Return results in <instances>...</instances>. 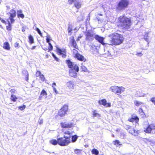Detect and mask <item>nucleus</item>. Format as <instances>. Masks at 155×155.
<instances>
[{
    "label": "nucleus",
    "mask_w": 155,
    "mask_h": 155,
    "mask_svg": "<svg viewBox=\"0 0 155 155\" xmlns=\"http://www.w3.org/2000/svg\"><path fill=\"white\" fill-rule=\"evenodd\" d=\"M64 134L65 135H68L71 136V135L72 132H71L69 130H66L64 132Z\"/></svg>",
    "instance_id": "a19ab883"
},
{
    "label": "nucleus",
    "mask_w": 155,
    "mask_h": 155,
    "mask_svg": "<svg viewBox=\"0 0 155 155\" xmlns=\"http://www.w3.org/2000/svg\"><path fill=\"white\" fill-rule=\"evenodd\" d=\"M9 15V18L10 20L11 23L14 22L15 21V20L14 19V18L16 17V12L15 10V8H13L10 11V12L8 13Z\"/></svg>",
    "instance_id": "9b49d317"
},
{
    "label": "nucleus",
    "mask_w": 155,
    "mask_h": 155,
    "mask_svg": "<svg viewBox=\"0 0 155 155\" xmlns=\"http://www.w3.org/2000/svg\"><path fill=\"white\" fill-rule=\"evenodd\" d=\"M128 121L131 122H135L136 123H137L139 122V118L137 116H136L129 118L128 120Z\"/></svg>",
    "instance_id": "aec40b11"
},
{
    "label": "nucleus",
    "mask_w": 155,
    "mask_h": 155,
    "mask_svg": "<svg viewBox=\"0 0 155 155\" xmlns=\"http://www.w3.org/2000/svg\"><path fill=\"white\" fill-rule=\"evenodd\" d=\"M26 107V106L25 105H23L22 106H20L18 107V108L21 110H24Z\"/></svg>",
    "instance_id": "a18cd8bd"
},
{
    "label": "nucleus",
    "mask_w": 155,
    "mask_h": 155,
    "mask_svg": "<svg viewBox=\"0 0 155 155\" xmlns=\"http://www.w3.org/2000/svg\"><path fill=\"white\" fill-rule=\"evenodd\" d=\"M36 46H32V48H31V50H33V49H35V48H36Z\"/></svg>",
    "instance_id": "052dcab7"
},
{
    "label": "nucleus",
    "mask_w": 155,
    "mask_h": 155,
    "mask_svg": "<svg viewBox=\"0 0 155 155\" xmlns=\"http://www.w3.org/2000/svg\"><path fill=\"white\" fill-rule=\"evenodd\" d=\"M46 42L48 43V44L49 46L48 48H47L44 47V46H42V48L44 51H48V52H50L53 49V47L50 42V41L51 40L50 36L49 35H47L46 36Z\"/></svg>",
    "instance_id": "6e6552de"
},
{
    "label": "nucleus",
    "mask_w": 155,
    "mask_h": 155,
    "mask_svg": "<svg viewBox=\"0 0 155 155\" xmlns=\"http://www.w3.org/2000/svg\"><path fill=\"white\" fill-rule=\"evenodd\" d=\"M68 110V106L67 104H64L58 110V115L61 117H64L67 114Z\"/></svg>",
    "instance_id": "423d86ee"
},
{
    "label": "nucleus",
    "mask_w": 155,
    "mask_h": 155,
    "mask_svg": "<svg viewBox=\"0 0 155 155\" xmlns=\"http://www.w3.org/2000/svg\"><path fill=\"white\" fill-rule=\"evenodd\" d=\"M73 26L71 24H69L68 25V33L70 34V35H71L72 33V31L73 30H75L76 29V28H74V29H73Z\"/></svg>",
    "instance_id": "b1692460"
},
{
    "label": "nucleus",
    "mask_w": 155,
    "mask_h": 155,
    "mask_svg": "<svg viewBox=\"0 0 155 155\" xmlns=\"http://www.w3.org/2000/svg\"><path fill=\"white\" fill-rule=\"evenodd\" d=\"M35 76L37 77H39L40 80L42 82H44L45 81V78L44 75L41 74V71H36L35 73Z\"/></svg>",
    "instance_id": "4468645a"
},
{
    "label": "nucleus",
    "mask_w": 155,
    "mask_h": 155,
    "mask_svg": "<svg viewBox=\"0 0 155 155\" xmlns=\"http://www.w3.org/2000/svg\"><path fill=\"white\" fill-rule=\"evenodd\" d=\"M75 1V0H68V2L69 5H71Z\"/></svg>",
    "instance_id": "3c124183"
},
{
    "label": "nucleus",
    "mask_w": 155,
    "mask_h": 155,
    "mask_svg": "<svg viewBox=\"0 0 155 155\" xmlns=\"http://www.w3.org/2000/svg\"><path fill=\"white\" fill-rule=\"evenodd\" d=\"M81 151L82 150L81 149H76L74 150V152L75 153L78 154L81 153Z\"/></svg>",
    "instance_id": "ea45409f"
},
{
    "label": "nucleus",
    "mask_w": 155,
    "mask_h": 155,
    "mask_svg": "<svg viewBox=\"0 0 155 155\" xmlns=\"http://www.w3.org/2000/svg\"><path fill=\"white\" fill-rule=\"evenodd\" d=\"M129 5L128 0H120L117 3L116 9L117 11H120L127 8Z\"/></svg>",
    "instance_id": "7ed1b4c3"
},
{
    "label": "nucleus",
    "mask_w": 155,
    "mask_h": 155,
    "mask_svg": "<svg viewBox=\"0 0 155 155\" xmlns=\"http://www.w3.org/2000/svg\"><path fill=\"white\" fill-rule=\"evenodd\" d=\"M17 17L18 18H21L23 19L25 17L24 15L22 13V12L21 10L17 11Z\"/></svg>",
    "instance_id": "393cba45"
},
{
    "label": "nucleus",
    "mask_w": 155,
    "mask_h": 155,
    "mask_svg": "<svg viewBox=\"0 0 155 155\" xmlns=\"http://www.w3.org/2000/svg\"><path fill=\"white\" fill-rule=\"evenodd\" d=\"M136 55L137 56H141L143 54L141 52L137 53Z\"/></svg>",
    "instance_id": "6e6d98bb"
},
{
    "label": "nucleus",
    "mask_w": 155,
    "mask_h": 155,
    "mask_svg": "<svg viewBox=\"0 0 155 155\" xmlns=\"http://www.w3.org/2000/svg\"><path fill=\"white\" fill-rule=\"evenodd\" d=\"M110 39L109 41V45L112 46H117L121 45L124 41V38L123 35L114 32L108 35Z\"/></svg>",
    "instance_id": "f03ea898"
},
{
    "label": "nucleus",
    "mask_w": 155,
    "mask_h": 155,
    "mask_svg": "<svg viewBox=\"0 0 155 155\" xmlns=\"http://www.w3.org/2000/svg\"><path fill=\"white\" fill-rule=\"evenodd\" d=\"M100 105H103L106 107H110L111 106L110 104V103H107V101L105 99H103L99 100L98 101Z\"/></svg>",
    "instance_id": "dca6fc26"
},
{
    "label": "nucleus",
    "mask_w": 155,
    "mask_h": 155,
    "mask_svg": "<svg viewBox=\"0 0 155 155\" xmlns=\"http://www.w3.org/2000/svg\"><path fill=\"white\" fill-rule=\"evenodd\" d=\"M93 112V117H100L101 115L100 114L97 112V111L95 110H94L92 111Z\"/></svg>",
    "instance_id": "2f4dec72"
},
{
    "label": "nucleus",
    "mask_w": 155,
    "mask_h": 155,
    "mask_svg": "<svg viewBox=\"0 0 155 155\" xmlns=\"http://www.w3.org/2000/svg\"><path fill=\"white\" fill-rule=\"evenodd\" d=\"M82 71L84 72H87L88 71L87 68L84 65H82L81 67Z\"/></svg>",
    "instance_id": "e433bc0d"
},
{
    "label": "nucleus",
    "mask_w": 155,
    "mask_h": 155,
    "mask_svg": "<svg viewBox=\"0 0 155 155\" xmlns=\"http://www.w3.org/2000/svg\"><path fill=\"white\" fill-rule=\"evenodd\" d=\"M66 63L67 64L68 67L71 69L72 70H75L77 72L79 71V68L76 64H74V63L68 59L66 60Z\"/></svg>",
    "instance_id": "0eeeda50"
},
{
    "label": "nucleus",
    "mask_w": 155,
    "mask_h": 155,
    "mask_svg": "<svg viewBox=\"0 0 155 155\" xmlns=\"http://www.w3.org/2000/svg\"><path fill=\"white\" fill-rule=\"evenodd\" d=\"M155 124L152 123L148 124L146 128L144 130V131L146 133L150 134L151 133H153V131H154V133H155Z\"/></svg>",
    "instance_id": "9d476101"
},
{
    "label": "nucleus",
    "mask_w": 155,
    "mask_h": 155,
    "mask_svg": "<svg viewBox=\"0 0 155 155\" xmlns=\"http://www.w3.org/2000/svg\"><path fill=\"white\" fill-rule=\"evenodd\" d=\"M10 92L11 94H13L15 93L16 90L15 89H12L10 90Z\"/></svg>",
    "instance_id": "09e8293b"
},
{
    "label": "nucleus",
    "mask_w": 155,
    "mask_h": 155,
    "mask_svg": "<svg viewBox=\"0 0 155 155\" xmlns=\"http://www.w3.org/2000/svg\"><path fill=\"white\" fill-rule=\"evenodd\" d=\"M74 57L75 58H77L78 60L80 61L85 62L86 61V59L84 58V56L78 53L75 54V55L74 56Z\"/></svg>",
    "instance_id": "2eb2a0df"
},
{
    "label": "nucleus",
    "mask_w": 155,
    "mask_h": 155,
    "mask_svg": "<svg viewBox=\"0 0 155 155\" xmlns=\"http://www.w3.org/2000/svg\"><path fill=\"white\" fill-rule=\"evenodd\" d=\"M132 127L131 126L128 125H126V129L128 132V131H129V130Z\"/></svg>",
    "instance_id": "79ce46f5"
},
{
    "label": "nucleus",
    "mask_w": 155,
    "mask_h": 155,
    "mask_svg": "<svg viewBox=\"0 0 155 155\" xmlns=\"http://www.w3.org/2000/svg\"><path fill=\"white\" fill-rule=\"evenodd\" d=\"M6 29L8 31H11V25L10 23H8V25L6 26Z\"/></svg>",
    "instance_id": "49530a36"
},
{
    "label": "nucleus",
    "mask_w": 155,
    "mask_h": 155,
    "mask_svg": "<svg viewBox=\"0 0 155 155\" xmlns=\"http://www.w3.org/2000/svg\"><path fill=\"white\" fill-rule=\"evenodd\" d=\"M134 103L135 105L137 106H138L141 104H143V102H140L137 101H135L134 102Z\"/></svg>",
    "instance_id": "4c0bfd02"
},
{
    "label": "nucleus",
    "mask_w": 155,
    "mask_h": 155,
    "mask_svg": "<svg viewBox=\"0 0 155 155\" xmlns=\"http://www.w3.org/2000/svg\"><path fill=\"white\" fill-rule=\"evenodd\" d=\"M28 42L30 45L34 43V38L31 35H30L28 36Z\"/></svg>",
    "instance_id": "cd10ccee"
},
{
    "label": "nucleus",
    "mask_w": 155,
    "mask_h": 155,
    "mask_svg": "<svg viewBox=\"0 0 155 155\" xmlns=\"http://www.w3.org/2000/svg\"><path fill=\"white\" fill-rule=\"evenodd\" d=\"M71 45V47H72L78 50V47L77 44L75 41L74 37H72V39L70 41Z\"/></svg>",
    "instance_id": "f3484780"
},
{
    "label": "nucleus",
    "mask_w": 155,
    "mask_h": 155,
    "mask_svg": "<svg viewBox=\"0 0 155 155\" xmlns=\"http://www.w3.org/2000/svg\"><path fill=\"white\" fill-rule=\"evenodd\" d=\"M132 24L130 18L127 17L125 15L120 16L117 18L116 22L117 26L124 30L129 29Z\"/></svg>",
    "instance_id": "f257e3e1"
},
{
    "label": "nucleus",
    "mask_w": 155,
    "mask_h": 155,
    "mask_svg": "<svg viewBox=\"0 0 155 155\" xmlns=\"http://www.w3.org/2000/svg\"><path fill=\"white\" fill-rule=\"evenodd\" d=\"M120 136L122 138L125 139L126 138V135L124 133L120 134Z\"/></svg>",
    "instance_id": "de8ad7c7"
},
{
    "label": "nucleus",
    "mask_w": 155,
    "mask_h": 155,
    "mask_svg": "<svg viewBox=\"0 0 155 155\" xmlns=\"http://www.w3.org/2000/svg\"><path fill=\"white\" fill-rule=\"evenodd\" d=\"M94 38L96 40H97L98 42L101 43L103 45H105V43L104 42V38L101 37L98 35H95L94 36Z\"/></svg>",
    "instance_id": "ddd939ff"
},
{
    "label": "nucleus",
    "mask_w": 155,
    "mask_h": 155,
    "mask_svg": "<svg viewBox=\"0 0 155 155\" xmlns=\"http://www.w3.org/2000/svg\"><path fill=\"white\" fill-rule=\"evenodd\" d=\"M61 127L62 128H70L74 126L75 124L73 122L68 123L66 121L62 122L60 123Z\"/></svg>",
    "instance_id": "1a4fd4ad"
},
{
    "label": "nucleus",
    "mask_w": 155,
    "mask_h": 155,
    "mask_svg": "<svg viewBox=\"0 0 155 155\" xmlns=\"http://www.w3.org/2000/svg\"><path fill=\"white\" fill-rule=\"evenodd\" d=\"M36 30L38 32V33L39 34L41 37L42 36V34L39 30V29L38 28H36Z\"/></svg>",
    "instance_id": "c03bdc74"
},
{
    "label": "nucleus",
    "mask_w": 155,
    "mask_h": 155,
    "mask_svg": "<svg viewBox=\"0 0 155 155\" xmlns=\"http://www.w3.org/2000/svg\"><path fill=\"white\" fill-rule=\"evenodd\" d=\"M139 112L140 114L142 116V118H145L146 117V115L143 112V110L141 108H140L139 109Z\"/></svg>",
    "instance_id": "c756f323"
},
{
    "label": "nucleus",
    "mask_w": 155,
    "mask_h": 155,
    "mask_svg": "<svg viewBox=\"0 0 155 155\" xmlns=\"http://www.w3.org/2000/svg\"><path fill=\"white\" fill-rule=\"evenodd\" d=\"M85 36L86 38L88 39L91 38H92L94 37L93 33L92 32H91L90 31H88L86 32Z\"/></svg>",
    "instance_id": "a211bd4d"
},
{
    "label": "nucleus",
    "mask_w": 155,
    "mask_h": 155,
    "mask_svg": "<svg viewBox=\"0 0 155 155\" xmlns=\"http://www.w3.org/2000/svg\"><path fill=\"white\" fill-rule=\"evenodd\" d=\"M19 45V43L17 42H16L15 43L14 46L15 48L18 47Z\"/></svg>",
    "instance_id": "5fc2aeb1"
},
{
    "label": "nucleus",
    "mask_w": 155,
    "mask_h": 155,
    "mask_svg": "<svg viewBox=\"0 0 155 155\" xmlns=\"http://www.w3.org/2000/svg\"><path fill=\"white\" fill-rule=\"evenodd\" d=\"M66 85L69 89H73L74 84L72 81H70L67 82L66 83Z\"/></svg>",
    "instance_id": "5701e85b"
},
{
    "label": "nucleus",
    "mask_w": 155,
    "mask_h": 155,
    "mask_svg": "<svg viewBox=\"0 0 155 155\" xmlns=\"http://www.w3.org/2000/svg\"><path fill=\"white\" fill-rule=\"evenodd\" d=\"M145 36H146V35H145ZM146 36L147 38H145L144 39H145V40L147 41L148 40V38H147V37H148V35L147 34L146 35Z\"/></svg>",
    "instance_id": "13d9d810"
},
{
    "label": "nucleus",
    "mask_w": 155,
    "mask_h": 155,
    "mask_svg": "<svg viewBox=\"0 0 155 155\" xmlns=\"http://www.w3.org/2000/svg\"><path fill=\"white\" fill-rule=\"evenodd\" d=\"M3 48L7 50H10L11 48L9 44L7 42L4 43Z\"/></svg>",
    "instance_id": "412c9836"
},
{
    "label": "nucleus",
    "mask_w": 155,
    "mask_h": 155,
    "mask_svg": "<svg viewBox=\"0 0 155 155\" xmlns=\"http://www.w3.org/2000/svg\"><path fill=\"white\" fill-rule=\"evenodd\" d=\"M132 135L134 136H137L139 134L138 130H136L134 128L132 127L131 128L128 132Z\"/></svg>",
    "instance_id": "6ab92c4d"
},
{
    "label": "nucleus",
    "mask_w": 155,
    "mask_h": 155,
    "mask_svg": "<svg viewBox=\"0 0 155 155\" xmlns=\"http://www.w3.org/2000/svg\"><path fill=\"white\" fill-rule=\"evenodd\" d=\"M47 95V92L44 89H43L41 92L40 95L39 97V99L41 100L44 96H46Z\"/></svg>",
    "instance_id": "4be33fe9"
},
{
    "label": "nucleus",
    "mask_w": 155,
    "mask_h": 155,
    "mask_svg": "<svg viewBox=\"0 0 155 155\" xmlns=\"http://www.w3.org/2000/svg\"><path fill=\"white\" fill-rule=\"evenodd\" d=\"M113 137H114V135H113Z\"/></svg>",
    "instance_id": "69168bd1"
},
{
    "label": "nucleus",
    "mask_w": 155,
    "mask_h": 155,
    "mask_svg": "<svg viewBox=\"0 0 155 155\" xmlns=\"http://www.w3.org/2000/svg\"><path fill=\"white\" fill-rule=\"evenodd\" d=\"M70 137L64 136L58 138V145L61 146H65L68 145L71 142Z\"/></svg>",
    "instance_id": "20e7f679"
},
{
    "label": "nucleus",
    "mask_w": 155,
    "mask_h": 155,
    "mask_svg": "<svg viewBox=\"0 0 155 155\" xmlns=\"http://www.w3.org/2000/svg\"><path fill=\"white\" fill-rule=\"evenodd\" d=\"M0 26L1 27H2V26H1V25H0Z\"/></svg>",
    "instance_id": "0e129e2a"
},
{
    "label": "nucleus",
    "mask_w": 155,
    "mask_h": 155,
    "mask_svg": "<svg viewBox=\"0 0 155 155\" xmlns=\"http://www.w3.org/2000/svg\"><path fill=\"white\" fill-rule=\"evenodd\" d=\"M124 88L123 87H118L117 86H112L110 87L111 91L118 95L120 94L124 91Z\"/></svg>",
    "instance_id": "39448f33"
},
{
    "label": "nucleus",
    "mask_w": 155,
    "mask_h": 155,
    "mask_svg": "<svg viewBox=\"0 0 155 155\" xmlns=\"http://www.w3.org/2000/svg\"><path fill=\"white\" fill-rule=\"evenodd\" d=\"M56 52L59 55H61L63 58H65L66 56V50L65 49H61L58 47H57Z\"/></svg>",
    "instance_id": "f8f14e48"
},
{
    "label": "nucleus",
    "mask_w": 155,
    "mask_h": 155,
    "mask_svg": "<svg viewBox=\"0 0 155 155\" xmlns=\"http://www.w3.org/2000/svg\"><path fill=\"white\" fill-rule=\"evenodd\" d=\"M81 37H82V36H79V37H78L77 38V39L76 40H77V41H79V40H80V38H81Z\"/></svg>",
    "instance_id": "bf43d9fd"
},
{
    "label": "nucleus",
    "mask_w": 155,
    "mask_h": 155,
    "mask_svg": "<svg viewBox=\"0 0 155 155\" xmlns=\"http://www.w3.org/2000/svg\"><path fill=\"white\" fill-rule=\"evenodd\" d=\"M98 15H99L100 16H102L103 15L101 14H98Z\"/></svg>",
    "instance_id": "e2e57ef3"
},
{
    "label": "nucleus",
    "mask_w": 155,
    "mask_h": 155,
    "mask_svg": "<svg viewBox=\"0 0 155 155\" xmlns=\"http://www.w3.org/2000/svg\"><path fill=\"white\" fill-rule=\"evenodd\" d=\"M82 4L81 2H77L74 3V6L77 9H79L81 7Z\"/></svg>",
    "instance_id": "bb28decb"
},
{
    "label": "nucleus",
    "mask_w": 155,
    "mask_h": 155,
    "mask_svg": "<svg viewBox=\"0 0 155 155\" xmlns=\"http://www.w3.org/2000/svg\"><path fill=\"white\" fill-rule=\"evenodd\" d=\"M56 86V84L54 82L52 84V87L53 88L54 91L55 92V93H57V91L55 87Z\"/></svg>",
    "instance_id": "58836bf2"
},
{
    "label": "nucleus",
    "mask_w": 155,
    "mask_h": 155,
    "mask_svg": "<svg viewBox=\"0 0 155 155\" xmlns=\"http://www.w3.org/2000/svg\"><path fill=\"white\" fill-rule=\"evenodd\" d=\"M0 20L3 23L5 24L6 23V21H5L4 20V19H2L0 17Z\"/></svg>",
    "instance_id": "4d7b16f0"
},
{
    "label": "nucleus",
    "mask_w": 155,
    "mask_h": 155,
    "mask_svg": "<svg viewBox=\"0 0 155 155\" xmlns=\"http://www.w3.org/2000/svg\"><path fill=\"white\" fill-rule=\"evenodd\" d=\"M24 75L25 76V80L28 81V80L29 74L27 71H25L23 73Z\"/></svg>",
    "instance_id": "473e14b6"
},
{
    "label": "nucleus",
    "mask_w": 155,
    "mask_h": 155,
    "mask_svg": "<svg viewBox=\"0 0 155 155\" xmlns=\"http://www.w3.org/2000/svg\"><path fill=\"white\" fill-rule=\"evenodd\" d=\"M113 143L114 145L116 146H120L122 145V144L120 143V141L118 140H116L113 141Z\"/></svg>",
    "instance_id": "72a5a7b5"
},
{
    "label": "nucleus",
    "mask_w": 155,
    "mask_h": 155,
    "mask_svg": "<svg viewBox=\"0 0 155 155\" xmlns=\"http://www.w3.org/2000/svg\"><path fill=\"white\" fill-rule=\"evenodd\" d=\"M50 143L54 145H56L57 144L58 145V138L57 140L54 139H52L50 140Z\"/></svg>",
    "instance_id": "a878e982"
},
{
    "label": "nucleus",
    "mask_w": 155,
    "mask_h": 155,
    "mask_svg": "<svg viewBox=\"0 0 155 155\" xmlns=\"http://www.w3.org/2000/svg\"><path fill=\"white\" fill-rule=\"evenodd\" d=\"M150 101L155 105V97H151L150 98Z\"/></svg>",
    "instance_id": "37998d69"
},
{
    "label": "nucleus",
    "mask_w": 155,
    "mask_h": 155,
    "mask_svg": "<svg viewBox=\"0 0 155 155\" xmlns=\"http://www.w3.org/2000/svg\"><path fill=\"white\" fill-rule=\"evenodd\" d=\"M76 71H73V70H71L69 71L70 75L73 77L76 78L77 75V74L76 72Z\"/></svg>",
    "instance_id": "c85d7f7f"
},
{
    "label": "nucleus",
    "mask_w": 155,
    "mask_h": 155,
    "mask_svg": "<svg viewBox=\"0 0 155 155\" xmlns=\"http://www.w3.org/2000/svg\"><path fill=\"white\" fill-rule=\"evenodd\" d=\"M43 120L42 119H39L38 123L40 125H41L43 123Z\"/></svg>",
    "instance_id": "603ef678"
},
{
    "label": "nucleus",
    "mask_w": 155,
    "mask_h": 155,
    "mask_svg": "<svg viewBox=\"0 0 155 155\" xmlns=\"http://www.w3.org/2000/svg\"><path fill=\"white\" fill-rule=\"evenodd\" d=\"M10 99L11 101H12L13 102H15L18 99V98L15 95L13 94H11Z\"/></svg>",
    "instance_id": "7c9ffc66"
},
{
    "label": "nucleus",
    "mask_w": 155,
    "mask_h": 155,
    "mask_svg": "<svg viewBox=\"0 0 155 155\" xmlns=\"http://www.w3.org/2000/svg\"><path fill=\"white\" fill-rule=\"evenodd\" d=\"M91 153L93 154L97 155L99 153V151L97 149H94L92 150Z\"/></svg>",
    "instance_id": "c9c22d12"
},
{
    "label": "nucleus",
    "mask_w": 155,
    "mask_h": 155,
    "mask_svg": "<svg viewBox=\"0 0 155 155\" xmlns=\"http://www.w3.org/2000/svg\"><path fill=\"white\" fill-rule=\"evenodd\" d=\"M78 137L76 135H74L71 137V142H75L78 138Z\"/></svg>",
    "instance_id": "f704fd0d"
},
{
    "label": "nucleus",
    "mask_w": 155,
    "mask_h": 155,
    "mask_svg": "<svg viewBox=\"0 0 155 155\" xmlns=\"http://www.w3.org/2000/svg\"><path fill=\"white\" fill-rule=\"evenodd\" d=\"M52 56H53V57L55 59V60L57 61H59V59L56 56L54 55V54L53 53H52L51 54Z\"/></svg>",
    "instance_id": "8fccbe9b"
},
{
    "label": "nucleus",
    "mask_w": 155,
    "mask_h": 155,
    "mask_svg": "<svg viewBox=\"0 0 155 155\" xmlns=\"http://www.w3.org/2000/svg\"><path fill=\"white\" fill-rule=\"evenodd\" d=\"M49 56V55H48V54H47L45 55V57H46V58H48Z\"/></svg>",
    "instance_id": "680f3d73"
},
{
    "label": "nucleus",
    "mask_w": 155,
    "mask_h": 155,
    "mask_svg": "<svg viewBox=\"0 0 155 155\" xmlns=\"http://www.w3.org/2000/svg\"><path fill=\"white\" fill-rule=\"evenodd\" d=\"M77 50V49L75 48L74 49H73V51H72L73 52V54H74L75 55V54L78 53V51Z\"/></svg>",
    "instance_id": "864d4df0"
}]
</instances>
